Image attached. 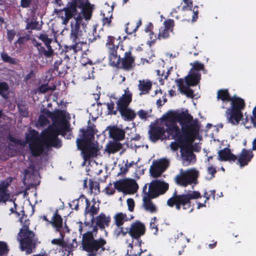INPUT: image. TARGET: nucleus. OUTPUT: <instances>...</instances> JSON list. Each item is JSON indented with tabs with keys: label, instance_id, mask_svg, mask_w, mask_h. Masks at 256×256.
I'll return each instance as SVG.
<instances>
[{
	"label": "nucleus",
	"instance_id": "nucleus-46",
	"mask_svg": "<svg viewBox=\"0 0 256 256\" xmlns=\"http://www.w3.org/2000/svg\"><path fill=\"white\" fill-rule=\"evenodd\" d=\"M52 244H53L61 246L63 248H65L66 250H68L69 252L72 251V244L67 246L66 244L64 243V241L62 238H54L52 240Z\"/></svg>",
	"mask_w": 256,
	"mask_h": 256
},
{
	"label": "nucleus",
	"instance_id": "nucleus-4",
	"mask_svg": "<svg viewBox=\"0 0 256 256\" xmlns=\"http://www.w3.org/2000/svg\"><path fill=\"white\" fill-rule=\"evenodd\" d=\"M230 102V106L226 112V116L228 123L232 125L238 124L244 116L242 110L246 106L244 100L236 96H232Z\"/></svg>",
	"mask_w": 256,
	"mask_h": 256
},
{
	"label": "nucleus",
	"instance_id": "nucleus-60",
	"mask_svg": "<svg viewBox=\"0 0 256 256\" xmlns=\"http://www.w3.org/2000/svg\"><path fill=\"white\" fill-rule=\"evenodd\" d=\"M126 202L128 206V210L131 212H133L135 206L134 200L132 198H129L127 199Z\"/></svg>",
	"mask_w": 256,
	"mask_h": 256
},
{
	"label": "nucleus",
	"instance_id": "nucleus-42",
	"mask_svg": "<svg viewBox=\"0 0 256 256\" xmlns=\"http://www.w3.org/2000/svg\"><path fill=\"white\" fill-rule=\"evenodd\" d=\"M174 138L176 140V142H172L170 144L171 148L174 150H177L178 148H180V150H182V148L184 149L186 145H190L188 142L182 144L180 142V140H182V138L181 136Z\"/></svg>",
	"mask_w": 256,
	"mask_h": 256
},
{
	"label": "nucleus",
	"instance_id": "nucleus-5",
	"mask_svg": "<svg viewBox=\"0 0 256 256\" xmlns=\"http://www.w3.org/2000/svg\"><path fill=\"white\" fill-rule=\"evenodd\" d=\"M183 114V112H170L162 117L163 124L166 127L165 129L166 132L168 135L171 136L172 138H177L181 136V129H180L176 122H179L181 124L182 120L186 118Z\"/></svg>",
	"mask_w": 256,
	"mask_h": 256
},
{
	"label": "nucleus",
	"instance_id": "nucleus-59",
	"mask_svg": "<svg viewBox=\"0 0 256 256\" xmlns=\"http://www.w3.org/2000/svg\"><path fill=\"white\" fill-rule=\"evenodd\" d=\"M38 122L42 126H46L49 123V120L44 115H40L38 118Z\"/></svg>",
	"mask_w": 256,
	"mask_h": 256
},
{
	"label": "nucleus",
	"instance_id": "nucleus-3",
	"mask_svg": "<svg viewBox=\"0 0 256 256\" xmlns=\"http://www.w3.org/2000/svg\"><path fill=\"white\" fill-rule=\"evenodd\" d=\"M183 114L186 118L182 120L181 122V136L182 140H180V142L192 144L196 138L198 134L200 126L197 120H193L192 116L186 112H183Z\"/></svg>",
	"mask_w": 256,
	"mask_h": 256
},
{
	"label": "nucleus",
	"instance_id": "nucleus-36",
	"mask_svg": "<svg viewBox=\"0 0 256 256\" xmlns=\"http://www.w3.org/2000/svg\"><path fill=\"white\" fill-rule=\"evenodd\" d=\"M138 89L141 92L140 94H145L149 93L152 87V83L149 80H140L138 85Z\"/></svg>",
	"mask_w": 256,
	"mask_h": 256
},
{
	"label": "nucleus",
	"instance_id": "nucleus-38",
	"mask_svg": "<svg viewBox=\"0 0 256 256\" xmlns=\"http://www.w3.org/2000/svg\"><path fill=\"white\" fill-rule=\"evenodd\" d=\"M232 98L228 89H220L217 92L216 98L218 100L228 102L230 101Z\"/></svg>",
	"mask_w": 256,
	"mask_h": 256
},
{
	"label": "nucleus",
	"instance_id": "nucleus-26",
	"mask_svg": "<svg viewBox=\"0 0 256 256\" xmlns=\"http://www.w3.org/2000/svg\"><path fill=\"white\" fill-rule=\"evenodd\" d=\"M254 156L253 152L250 150L243 148L237 157L238 164L240 167H244L248 164Z\"/></svg>",
	"mask_w": 256,
	"mask_h": 256
},
{
	"label": "nucleus",
	"instance_id": "nucleus-30",
	"mask_svg": "<svg viewBox=\"0 0 256 256\" xmlns=\"http://www.w3.org/2000/svg\"><path fill=\"white\" fill-rule=\"evenodd\" d=\"M69 68L67 64L63 62L62 59L56 60L54 64V70L56 71L60 76H64L67 73Z\"/></svg>",
	"mask_w": 256,
	"mask_h": 256
},
{
	"label": "nucleus",
	"instance_id": "nucleus-50",
	"mask_svg": "<svg viewBox=\"0 0 256 256\" xmlns=\"http://www.w3.org/2000/svg\"><path fill=\"white\" fill-rule=\"evenodd\" d=\"M190 64L192 66L190 72H198V71L204 70V64L198 61H195L193 63H190Z\"/></svg>",
	"mask_w": 256,
	"mask_h": 256
},
{
	"label": "nucleus",
	"instance_id": "nucleus-33",
	"mask_svg": "<svg viewBox=\"0 0 256 256\" xmlns=\"http://www.w3.org/2000/svg\"><path fill=\"white\" fill-rule=\"evenodd\" d=\"M152 198L148 194L147 196H144L143 198V206L146 210L151 213H154L157 211V208L151 200Z\"/></svg>",
	"mask_w": 256,
	"mask_h": 256
},
{
	"label": "nucleus",
	"instance_id": "nucleus-1",
	"mask_svg": "<svg viewBox=\"0 0 256 256\" xmlns=\"http://www.w3.org/2000/svg\"><path fill=\"white\" fill-rule=\"evenodd\" d=\"M95 220V225L92 226V224H91V230L82 234V248L88 253V256H96L102 254L106 250L104 246L106 244V240L103 238H94L96 237L98 228L104 230L106 227L110 226L111 218L102 212L96 218Z\"/></svg>",
	"mask_w": 256,
	"mask_h": 256
},
{
	"label": "nucleus",
	"instance_id": "nucleus-35",
	"mask_svg": "<svg viewBox=\"0 0 256 256\" xmlns=\"http://www.w3.org/2000/svg\"><path fill=\"white\" fill-rule=\"evenodd\" d=\"M38 38L44 44L46 48H47L46 50H50V56L52 57L54 54V50L50 45L52 41V39L51 38H49L48 34H41L38 36Z\"/></svg>",
	"mask_w": 256,
	"mask_h": 256
},
{
	"label": "nucleus",
	"instance_id": "nucleus-9",
	"mask_svg": "<svg viewBox=\"0 0 256 256\" xmlns=\"http://www.w3.org/2000/svg\"><path fill=\"white\" fill-rule=\"evenodd\" d=\"M38 132L33 130L26 136V140L29 143V148L32 155L34 157L40 156L44 152V144L38 140Z\"/></svg>",
	"mask_w": 256,
	"mask_h": 256
},
{
	"label": "nucleus",
	"instance_id": "nucleus-10",
	"mask_svg": "<svg viewBox=\"0 0 256 256\" xmlns=\"http://www.w3.org/2000/svg\"><path fill=\"white\" fill-rule=\"evenodd\" d=\"M199 172L195 169L182 172L180 174L176 177V183L180 186H186L192 184H196L197 182V178L198 177Z\"/></svg>",
	"mask_w": 256,
	"mask_h": 256
},
{
	"label": "nucleus",
	"instance_id": "nucleus-19",
	"mask_svg": "<svg viewBox=\"0 0 256 256\" xmlns=\"http://www.w3.org/2000/svg\"><path fill=\"white\" fill-rule=\"evenodd\" d=\"M80 146L78 148L81 150L83 158L85 162L97 156L98 149L94 144H83Z\"/></svg>",
	"mask_w": 256,
	"mask_h": 256
},
{
	"label": "nucleus",
	"instance_id": "nucleus-62",
	"mask_svg": "<svg viewBox=\"0 0 256 256\" xmlns=\"http://www.w3.org/2000/svg\"><path fill=\"white\" fill-rule=\"evenodd\" d=\"M193 15L192 16V20L194 22L196 21L197 18H198V6H194L193 10Z\"/></svg>",
	"mask_w": 256,
	"mask_h": 256
},
{
	"label": "nucleus",
	"instance_id": "nucleus-48",
	"mask_svg": "<svg viewBox=\"0 0 256 256\" xmlns=\"http://www.w3.org/2000/svg\"><path fill=\"white\" fill-rule=\"evenodd\" d=\"M107 106L108 112L109 114L111 115H116L117 114L118 111V107L116 109L114 108V103L112 100H110V102H107L106 104Z\"/></svg>",
	"mask_w": 256,
	"mask_h": 256
},
{
	"label": "nucleus",
	"instance_id": "nucleus-49",
	"mask_svg": "<svg viewBox=\"0 0 256 256\" xmlns=\"http://www.w3.org/2000/svg\"><path fill=\"white\" fill-rule=\"evenodd\" d=\"M38 22L36 20L32 19L30 22H28L26 25V30H40V27H38Z\"/></svg>",
	"mask_w": 256,
	"mask_h": 256
},
{
	"label": "nucleus",
	"instance_id": "nucleus-54",
	"mask_svg": "<svg viewBox=\"0 0 256 256\" xmlns=\"http://www.w3.org/2000/svg\"><path fill=\"white\" fill-rule=\"evenodd\" d=\"M89 185L90 190L92 191L94 190L95 191L100 192V184L96 181L90 180Z\"/></svg>",
	"mask_w": 256,
	"mask_h": 256
},
{
	"label": "nucleus",
	"instance_id": "nucleus-39",
	"mask_svg": "<svg viewBox=\"0 0 256 256\" xmlns=\"http://www.w3.org/2000/svg\"><path fill=\"white\" fill-rule=\"evenodd\" d=\"M114 224L116 226H122L124 222L128 220L126 214L122 212L116 213L114 216Z\"/></svg>",
	"mask_w": 256,
	"mask_h": 256
},
{
	"label": "nucleus",
	"instance_id": "nucleus-45",
	"mask_svg": "<svg viewBox=\"0 0 256 256\" xmlns=\"http://www.w3.org/2000/svg\"><path fill=\"white\" fill-rule=\"evenodd\" d=\"M78 44H73L72 45L66 46V56H72L76 54L78 52L77 46Z\"/></svg>",
	"mask_w": 256,
	"mask_h": 256
},
{
	"label": "nucleus",
	"instance_id": "nucleus-14",
	"mask_svg": "<svg viewBox=\"0 0 256 256\" xmlns=\"http://www.w3.org/2000/svg\"><path fill=\"white\" fill-rule=\"evenodd\" d=\"M169 161L166 158L154 161L150 168V173L153 178H157L168 168Z\"/></svg>",
	"mask_w": 256,
	"mask_h": 256
},
{
	"label": "nucleus",
	"instance_id": "nucleus-27",
	"mask_svg": "<svg viewBox=\"0 0 256 256\" xmlns=\"http://www.w3.org/2000/svg\"><path fill=\"white\" fill-rule=\"evenodd\" d=\"M110 136L116 141H120L125 138V131L116 126H109L107 128Z\"/></svg>",
	"mask_w": 256,
	"mask_h": 256
},
{
	"label": "nucleus",
	"instance_id": "nucleus-63",
	"mask_svg": "<svg viewBox=\"0 0 256 256\" xmlns=\"http://www.w3.org/2000/svg\"><path fill=\"white\" fill-rule=\"evenodd\" d=\"M8 186V183L2 182L0 184V192H8V190L7 188Z\"/></svg>",
	"mask_w": 256,
	"mask_h": 256
},
{
	"label": "nucleus",
	"instance_id": "nucleus-2",
	"mask_svg": "<svg viewBox=\"0 0 256 256\" xmlns=\"http://www.w3.org/2000/svg\"><path fill=\"white\" fill-rule=\"evenodd\" d=\"M201 197V194L198 191L178 194L177 190H175L172 197L168 200L166 204L170 208L175 206L176 209L178 210L182 208L184 210H189V212H190L193 210L190 200Z\"/></svg>",
	"mask_w": 256,
	"mask_h": 256
},
{
	"label": "nucleus",
	"instance_id": "nucleus-23",
	"mask_svg": "<svg viewBox=\"0 0 256 256\" xmlns=\"http://www.w3.org/2000/svg\"><path fill=\"white\" fill-rule=\"evenodd\" d=\"M78 8L81 9L82 19L86 20H90L92 14V7L90 2L87 0L84 2V0H80L78 2Z\"/></svg>",
	"mask_w": 256,
	"mask_h": 256
},
{
	"label": "nucleus",
	"instance_id": "nucleus-29",
	"mask_svg": "<svg viewBox=\"0 0 256 256\" xmlns=\"http://www.w3.org/2000/svg\"><path fill=\"white\" fill-rule=\"evenodd\" d=\"M200 78L201 74L199 72L190 71L185 78V82L188 86H195L198 84Z\"/></svg>",
	"mask_w": 256,
	"mask_h": 256
},
{
	"label": "nucleus",
	"instance_id": "nucleus-22",
	"mask_svg": "<svg viewBox=\"0 0 256 256\" xmlns=\"http://www.w3.org/2000/svg\"><path fill=\"white\" fill-rule=\"evenodd\" d=\"M82 198L85 199L86 203V206L84 210V214H89L91 216H92V218L91 219L90 222L92 224H94V216L100 210L99 204H98L96 205V202L95 201L94 199H93L92 200L93 204L92 206H90V200L84 194H82L80 196V198Z\"/></svg>",
	"mask_w": 256,
	"mask_h": 256
},
{
	"label": "nucleus",
	"instance_id": "nucleus-55",
	"mask_svg": "<svg viewBox=\"0 0 256 256\" xmlns=\"http://www.w3.org/2000/svg\"><path fill=\"white\" fill-rule=\"evenodd\" d=\"M156 218L154 216L151 218L150 222V228L154 230L153 232L154 234H156L158 232V225L156 223Z\"/></svg>",
	"mask_w": 256,
	"mask_h": 256
},
{
	"label": "nucleus",
	"instance_id": "nucleus-25",
	"mask_svg": "<svg viewBox=\"0 0 256 256\" xmlns=\"http://www.w3.org/2000/svg\"><path fill=\"white\" fill-rule=\"evenodd\" d=\"M83 138H78L76 144L78 147L80 146L81 144H94L92 140L94 138V132L92 127L88 126L86 130H83Z\"/></svg>",
	"mask_w": 256,
	"mask_h": 256
},
{
	"label": "nucleus",
	"instance_id": "nucleus-8",
	"mask_svg": "<svg viewBox=\"0 0 256 256\" xmlns=\"http://www.w3.org/2000/svg\"><path fill=\"white\" fill-rule=\"evenodd\" d=\"M110 64L118 68L129 71L135 66V57L130 50L124 52L122 58L118 56Z\"/></svg>",
	"mask_w": 256,
	"mask_h": 256
},
{
	"label": "nucleus",
	"instance_id": "nucleus-57",
	"mask_svg": "<svg viewBox=\"0 0 256 256\" xmlns=\"http://www.w3.org/2000/svg\"><path fill=\"white\" fill-rule=\"evenodd\" d=\"M8 250L6 244L3 242H0V255L2 256L7 254Z\"/></svg>",
	"mask_w": 256,
	"mask_h": 256
},
{
	"label": "nucleus",
	"instance_id": "nucleus-15",
	"mask_svg": "<svg viewBox=\"0 0 256 256\" xmlns=\"http://www.w3.org/2000/svg\"><path fill=\"white\" fill-rule=\"evenodd\" d=\"M80 1V0H72L68 3L66 8L60 11V13H62L63 11L64 12V16H62L64 24H67L72 18L77 14L78 11L76 8H78V2Z\"/></svg>",
	"mask_w": 256,
	"mask_h": 256
},
{
	"label": "nucleus",
	"instance_id": "nucleus-56",
	"mask_svg": "<svg viewBox=\"0 0 256 256\" xmlns=\"http://www.w3.org/2000/svg\"><path fill=\"white\" fill-rule=\"evenodd\" d=\"M184 3V5L182 7V10H192L193 6V2L192 0H182Z\"/></svg>",
	"mask_w": 256,
	"mask_h": 256
},
{
	"label": "nucleus",
	"instance_id": "nucleus-44",
	"mask_svg": "<svg viewBox=\"0 0 256 256\" xmlns=\"http://www.w3.org/2000/svg\"><path fill=\"white\" fill-rule=\"evenodd\" d=\"M9 86L5 82H0V95L4 98H7L8 96V92L9 90Z\"/></svg>",
	"mask_w": 256,
	"mask_h": 256
},
{
	"label": "nucleus",
	"instance_id": "nucleus-6",
	"mask_svg": "<svg viewBox=\"0 0 256 256\" xmlns=\"http://www.w3.org/2000/svg\"><path fill=\"white\" fill-rule=\"evenodd\" d=\"M66 127L64 129H62L61 125L54 126L50 125L46 130L44 138L46 143L49 145L55 148H60L62 146L61 140L58 138L59 134L64 136L66 132L68 131L70 128L69 123H66Z\"/></svg>",
	"mask_w": 256,
	"mask_h": 256
},
{
	"label": "nucleus",
	"instance_id": "nucleus-7",
	"mask_svg": "<svg viewBox=\"0 0 256 256\" xmlns=\"http://www.w3.org/2000/svg\"><path fill=\"white\" fill-rule=\"evenodd\" d=\"M18 236L20 237V241L22 250H26L28 254L32 252V249L35 248L38 240L35 238L34 232L29 230L28 226H24L20 230Z\"/></svg>",
	"mask_w": 256,
	"mask_h": 256
},
{
	"label": "nucleus",
	"instance_id": "nucleus-32",
	"mask_svg": "<svg viewBox=\"0 0 256 256\" xmlns=\"http://www.w3.org/2000/svg\"><path fill=\"white\" fill-rule=\"evenodd\" d=\"M177 85L181 93L185 94L186 96L192 98L194 96V90L190 88V86L184 85V80L182 78H179L176 80Z\"/></svg>",
	"mask_w": 256,
	"mask_h": 256
},
{
	"label": "nucleus",
	"instance_id": "nucleus-24",
	"mask_svg": "<svg viewBox=\"0 0 256 256\" xmlns=\"http://www.w3.org/2000/svg\"><path fill=\"white\" fill-rule=\"evenodd\" d=\"M132 100V94L127 88L125 90V93L119 98L116 102V106L118 111L128 107Z\"/></svg>",
	"mask_w": 256,
	"mask_h": 256
},
{
	"label": "nucleus",
	"instance_id": "nucleus-40",
	"mask_svg": "<svg viewBox=\"0 0 256 256\" xmlns=\"http://www.w3.org/2000/svg\"><path fill=\"white\" fill-rule=\"evenodd\" d=\"M33 44L34 46L37 48L38 54L40 56H44L45 58H51L50 56V50H46L40 42H37L36 40H34L33 41Z\"/></svg>",
	"mask_w": 256,
	"mask_h": 256
},
{
	"label": "nucleus",
	"instance_id": "nucleus-28",
	"mask_svg": "<svg viewBox=\"0 0 256 256\" xmlns=\"http://www.w3.org/2000/svg\"><path fill=\"white\" fill-rule=\"evenodd\" d=\"M218 160L220 161L235 162L237 156L232 154L230 148H225L218 151Z\"/></svg>",
	"mask_w": 256,
	"mask_h": 256
},
{
	"label": "nucleus",
	"instance_id": "nucleus-43",
	"mask_svg": "<svg viewBox=\"0 0 256 256\" xmlns=\"http://www.w3.org/2000/svg\"><path fill=\"white\" fill-rule=\"evenodd\" d=\"M127 234H128V228H124L122 226H116L113 232V234L116 238L120 236L124 237Z\"/></svg>",
	"mask_w": 256,
	"mask_h": 256
},
{
	"label": "nucleus",
	"instance_id": "nucleus-12",
	"mask_svg": "<svg viewBox=\"0 0 256 256\" xmlns=\"http://www.w3.org/2000/svg\"><path fill=\"white\" fill-rule=\"evenodd\" d=\"M114 188L118 192H128L131 194L136 192L138 186L136 180L132 179H122L114 182Z\"/></svg>",
	"mask_w": 256,
	"mask_h": 256
},
{
	"label": "nucleus",
	"instance_id": "nucleus-18",
	"mask_svg": "<svg viewBox=\"0 0 256 256\" xmlns=\"http://www.w3.org/2000/svg\"><path fill=\"white\" fill-rule=\"evenodd\" d=\"M166 130L164 126L157 125H150L148 130L149 139L152 142L166 138Z\"/></svg>",
	"mask_w": 256,
	"mask_h": 256
},
{
	"label": "nucleus",
	"instance_id": "nucleus-21",
	"mask_svg": "<svg viewBox=\"0 0 256 256\" xmlns=\"http://www.w3.org/2000/svg\"><path fill=\"white\" fill-rule=\"evenodd\" d=\"M180 152L183 165L188 166L196 161V155L192 152V144L186 145L184 149L180 150Z\"/></svg>",
	"mask_w": 256,
	"mask_h": 256
},
{
	"label": "nucleus",
	"instance_id": "nucleus-17",
	"mask_svg": "<svg viewBox=\"0 0 256 256\" xmlns=\"http://www.w3.org/2000/svg\"><path fill=\"white\" fill-rule=\"evenodd\" d=\"M118 39L111 36H108L106 42V47L108 50V59L110 63L111 64L114 60H116L118 56L117 50L118 48Z\"/></svg>",
	"mask_w": 256,
	"mask_h": 256
},
{
	"label": "nucleus",
	"instance_id": "nucleus-58",
	"mask_svg": "<svg viewBox=\"0 0 256 256\" xmlns=\"http://www.w3.org/2000/svg\"><path fill=\"white\" fill-rule=\"evenodd\" d=\"M7 33V38L10 42H12L14 38L16 32L14 30H6Z\"/></svg>",
	"mask_w": 256,
	"mask_h": 256
},
{
	"label": "nucleus",
	"instance_id": "nucleus-34",
	"mask_svg": "<svg viewBox=\"0 0 256 256\" xmlns=\"http://www.w3.org/2000/svg\"><path fill=\"white\" fill-rule=\"evenodd\" d=\"M122 148V145L118 142H110L106 146V151L108 154H114L118 152Z\"/></svg>",
	"mask_w": 256,
	"mask_h": 256
},
{
	"label": "nucleus",
	"instance_id": "nucleus-61",
	"mask_svg": "<svg viewBox=\"0 0 256 256\" xmlns=\"http://www.w3.org/2000/svg\"><path fill=\"white\" fill-rule=\"evenodd\" d=\"M10 198V194L8 192H0V202L5 203Z\"/></svg>",
	"mask_w": 256,
	"mask_h": 256
},
{
	"label": "nucleus",
	"instance_id": "nucleus-52",
	"mask_svg": "<svg viewBox=\"0 0 256 256\" xmlns=\"http://www.w3.org/2000/svg\"><path fill=\"white\" fill-rule=\"evenodd\" d=\"M108 14H110V16H105L104 14H103L102 24L104 26L106 25L108 26L109 27L110 26L112 19V12L109 11Z\"/></svg>",
	"mask_w": 256,
	"mask_h": 256
},
{
	"label": "nucleus",
	"instance_id": "nucleus-47",
	"mask_svg": "<svg viewBox=\"0 0 256 256\" xmlns=\"http://www.w3.org/2000/svg\"><path fill=\"white\" fill-rule=\"evenodd\" d=\"M171 32L167 29L161 27L158 35V40L166 39L169 38Z\"/></svg>",
	"mask_w": 256,
	"mask_h": 256
},
{
	"label": "nucleus",
	"instance_id": "nucleus-31",
	"mask_svg": "<svg viewBox=\"0 0 256 256\" xmlns=\"http://www.w3.org/2000/svg\"><path fill=\"white\" fill-rule=\"evenodd\" d=\"M50 223L56 228V232H60L62 234L61 229L62 226V218L58 214V210L54 214L52 220L50 221Z\"/></svg>",
	"mask_w": 256,
	"mask_h": 256
},
{
	"label": "nucleus",
	"instance_id": "nucleus-16",
	"mask_svg": "<svg viewBox=\"0 0 256 256\" xmlns=\"http://www.w3.org/2000/svg\"><path fill=\"white\" fill-rule=\"evenodd\" d=\"M146 232L144 225L140 222L137 221L131 224L128 228V234L132 239L137 240L139 246H141L142 240L140 238L144 235Z\"/></svg>",
	"mask_w": 256,
	"mask_h": 256
},
{
	"label": "nucleus",
	"instance_id": "nucleus-41",
	"mask_svg": "<svg viewBox=\"0 0 256 256\" xmlns=\"http://www.w3.org/2000/svg\"><path fill=\"white\" fill-rule=\"evenodd\" d=\"M0 56L4 62L8 63L11 64L16 65L20 62V60L18 58H12L5 52H2L0 54Z\"/></svg>",
	"mask_w": 256,
	"mask_h": 256
},
{
	"label": "nucleus",
	"instance_id": "nucleus-13",
	"mask_svg": "<svg viewBox=\"0 0 256 256\" xmlns=\"http://www.w3.org/2000/svg\"><path fill=\"white\" fill-rule=\"evenodd\" d=\"M169 188L168 183L156 180L152 181L150 185L148 194L152 198H155L166 193Z\"/></svg>",
	"mask_w": 256,
	"mask_h": 256
},
{
	"label": "nucleus",
	"instance_id": "nucleus-51",
	"mask_svg": "<svg viewBox=\"0 0 256 256\" xmlns=\"http://www.w3.org/2000/svg\"><path fill=\"white\" fill-rule=\"evenodd\" d=\"M136 31V30L135 28V24L134 22H128L126 24L125 32L127 34H131L132 33L135 32Z\"/></svg>",
	"mask_w": 256,
	"mask_h": 256
},
{
	"label": "nucleus",
	"instance_id": "nucleus-20",
	"mask_svg": "<svg viewBox=\"0 0 256 256\" xmlns=\"http://www.w3.org/2000/svg\"><path fill=\"white\" fill-rule=\"evenodd\" d=\"M76 21L74 26H72L70 39L73 44H79L80 42L79 37L82 36V31L80 30V24L82 21L80 14L76 17Z\"/></svg>",
	"mask_w": 256,
	"mask_h": 256
},
{
	"label": "nucleus",
	"instance_id": "nucleus-64",
	"mask_svg": "<svg viewBox=\"0 0 256 256\" xmlns=\"http://www.w3.org/2000/svg\"><path fill=\"white\" fill-rule=\"evenodd\" d=\"M208 172L209 174L212 175L210 178V179H212L214 177V174L216 172V170L215 168L213 167L212 166H210L208 168Z\"/></svg>",
	"mask_w": 256,
	"mask_h": 256
},
{
	"label": "nucleus",
	"instance_id": "nucleus-11",
	"mask_svg": "<svg viewBox=\"0 0 256 256\" xmlns=\"http://www.w3.org/2000/svg\"><path fill=\"white\" fill-rule=\"evenodd\" d=\"M42 112L52 120V124L55 126L61 125L62 129L66 128V123L68 122L66 120V112L62 110H58L52 112L46 108H44Z\"/></svg>",
	"mask_w": 256,
	"mask_h": 256
},
{
	"label": "nucleus",
	"instance_id": "nucleus-53",
	"mask_svg": "<svg viewBox=\"0 0 256 256\" xmlns=\"http://www.w3.org/2000/svg\"><path fill=\"white\" fill-rule=\"evenodd\" d=\"M164 28L167 29L170 32H172L173 28L174 26V22L173 20L172 19H168L167 20H166L164 22Z\"/></svg>",
	"mask_w": 256,
	"mask_h": 256
},
{
	"label": "nucleus",
	"instance_id": "nucleus-37",
	"mask_svg": "<svg viewBox=\"0 0 256 256\" xmlns=\"http://www.w3.org/2000/svg\"><path fill=\"white\" fill-rule=\"evenodd\" d=\"M119 112L124 120L127 121L132 120L136 115L134 110L128 107L120 110Z\"/></svg>",
	"mask_w": 256,
	"mask_h": 256
}]
</instances>
